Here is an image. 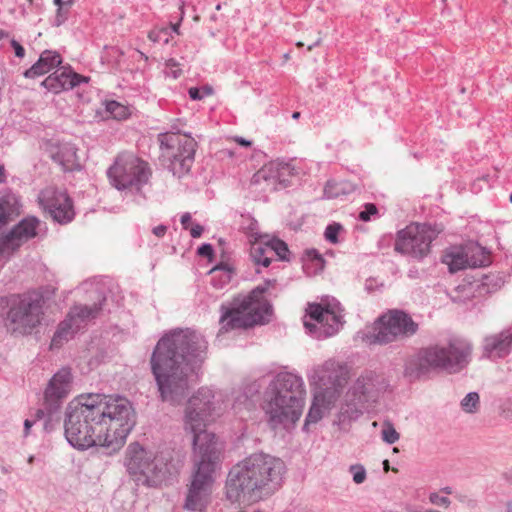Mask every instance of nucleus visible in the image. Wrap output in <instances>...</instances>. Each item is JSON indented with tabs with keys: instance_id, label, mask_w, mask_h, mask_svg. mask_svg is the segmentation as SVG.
I'll return each mask as SVG.
<instances>
[{
	"instance_id": "obj_1",
	"label": "nucleus",
	"mask_w": 512,
	"mask_h": 512,
	"mask_svg": "<svg viewBox=\"0 0 512 512\" xmlns=\"http://www.w3.org/2000/svg\"><path fill=\"white\" fill-rule=\"evenodd\" d=\"M134 424L127 399L91 393L69 402L64 431L67 441L78 450L101 446L114 453L123 447Z\"/></svg>"
},
{
	"instance_id": "obj_2",
	"label": "nucleus",
	"mask_w": 512,
	"mask_h": 512,
	"mask_svg": "<svg viewBox=\"0 0 512 512\" xmlns=\"http://www.w3.org/2000/svg\"><path fill=\"white\" fill-rule=\"evenodd\" d=\"M207 354V341L198 332L174 329L157 342L150 358L159 398L171 405L181 403L189 393L193 363H202Z\"/></svg>"
},
{
	"instance_id": "obj_3",
	"label": "nucleus",
	"mask_w": 512,
	"mask_h": 512,
	"mask_svg": "<svg viewBox=\"0 0 512 512\" xmlns=\"http://www.w3.org/2000/svg\"><path fill=\"white\" fill-rule=\"evenodd\" d=\"M305 399L306 388L301 375L288 370L276 373L263 396L262 409L268 425L274 430L294 427L302 416Z\"/></svg>"
},
{
	"instance_id": "obj_4",
	"label": "nucleus",
	"mask_w": 512,
	"mask_h": 512,
	"mask_svg": "<svg viewBox=\"0 0 512 512\" xmlns=\"http://www.w3.org/2000/svg\"><path fill=\"white\" fill-rule=\"evenodd\" d=\"M220 454L221 448L215 446L213 436L202 433L195 437L193 470L183 505L184 509L203 512L209 505Z\"/></svg>"
},
{
	"instance_id": "obj_5",
	"label": "nucleus",
	"mask_w": 512,
	"mask_h": 512,
	"mask_svg": "<svg viewBox=\"0 0 512 512\" xmlns=\"http://www.w3.org/2000/svg\"><path fill=\"white\" fill-rule=\"evenodd\" d=\"M471 343L460 337H451L422 348L405 366V375L420 379L434 371L457 373L464 369L471 357Z\"/></svg>"
},
{
	"instance_id": "obj_6",
	"label": "nucleus",
	"mask_w": 512,
	"mask_h": 512,
	"mask_svg": "<svg viewBox=\"0 0 512 512\" xmlns=\"http://www.w3.org/2000/svg\"><path fill=\"white\" fill-rule=\"evenodd\" d=\"M311 385H316L313 400L307 413L304 429L319 422L335 405L350 378L349 366L330 358L313 366L308 374Z\"/></svg>"
},
{
	"instance_id": "obj_7",
	"label": "nucleus",
	"mask_w": 512,
	"mask_h": 512,
	"mask_svg": "<svg viewBox=\"0 0 512 512\" xmlns=\"http://www.w3.org/2000/svg\"><path fill=\"white\" fill-rule=\"evenodd\" d=\"M389 388V381L383 373L363 371L348 389L338 412L341 423L357 420L366 404L375 403Z\"/></svg>"
},
{
	"instance_id": "obj_8",
	"label": "nucleus",
	"mask_w": 512,
	"mask_h": 512,
	"mask_svg": "<svg viewBox=\"0 0 512 512\" xmlns=\"http://www.w3.org/2000/svg\"><path fill=\"white\" fill-rule=\"evenodd\" d=\"M124 464L130 475L150 487L158 486L171 474L169 452L156 454L136 442L127 447Z\"/></svg>"
},
{
	"instance_id": "obj_9",
	"label": "nucleus",
	"mask_w": 512,
	"mask_h": 512,
	"mask_svg": "<svg viewBox=\"0 0 512 512\" xmlns=\"http://www.w3.org/2000/svg\"><path fill=\"white\" fill-rule=\"evenodd\" d=\"M256 458L249 456L230 470L226 482V497L243 504L239 512H256Z\"/></svg>"
},
{
	"instance_id": "obj_10",
	"label": "nucleus",
	"mask_w": 512,
	"mask_h": 512,
	"mask_svg": "<svg viewBox=\"0 0 512 512\" xmlns=\"http://www.w3.org/2000/svg\"><path fill=\"white\" fill-rule=\"evenodd\" d=\"M418 330V324L410 315L401 310H390L380 316L371 331L365 334V341L372 344H388L410 337Z\"/></svg>"
},
{
	"instance_id": "obj_11",
	"label": "nucleus",
	"mask_w": 512,
	"mask_h": 512,
	"mask_svg": "<svg viewBox=\"0 0 512 512\" xmlns=\"http://www.w3.org/2000/svg\"><path fill=\"white\" fill-rule=\"evenodd\" d=\"M158 140L162 156L169 159V170L174 176L181 178L187 174L194 162L196 141L187 135L177 133L159 134Z\"/></svg>"
},
{
	"instance_id": "obj_12",
	"label": "nucleus",
	"mask_w": 512,
	"mask_h": 512,
	"mask_svg": "<svg viewBox=\"0 0 512 512\" xmlns=\"http://www.w3.org/2000/svg\"><path fill=\"white\" fill-rule=\"evenodd\" d=\"M441 232L437 225L411 223L397 232L395 251L421 260L428 256L432 241Z\"/></svg>"
},
{
	"instance_id": "obj_13",
	"label": "nucleus",
	"mask_w": 512,
	"mask_h": 512,
	"mask_svg": "<svg viewBox=\"0 0 512 512\" xmlns=\"http://www.w3.org/2000/svg\"><path fill=\"white\" fill-rule=\"evenodd\" d=\"M112 186L118 190L136 188L139 190L151 176L148 164L133 154H120L107 170Z\"/></svg>"
},
{
	"instance_id": "obj_14",
	"label": "nucleus",
	"mask_w": 512,
	"mask_h": 512,
	"mask_svg": "<svg viewBox=\"0 0 512 512\" xmlns=\"http://www.w3.org/2000/svg\"><path fill=\"white\" fill-rule=\"evenodd\" d=\"M213 398L214 394L211 389L207 387L200 388L187 403L184 427L186 431H190L193 434V441L199 434H208L213 436L215 446L219 447L216 435L204 429L207 422L212 420L214 411Z\"/></svg>"
},
{
	"instance_id": "obj_15",
	"label": "nucleus",
	"mask_w": 512,
	"mask_h": 512,
	"mask_svg": "<svg viewBox=\"0 0 512 512\" xmlns=\"http://www.w3.org/2000/svg\"><path fill=\"white\" fill-rule=\"evenodd\" d=\"M220 331L247 329L256 325V288L247 295L235 297L228 305L220 307Z\"/></svg>"
},
{
	"instance_id": "obj_16",
	"label": "nucleus",
	"mask_w": 512,
	"mask_h": 512,
	"mask_svg": "<svg viewBox=\"0 0 512 512\" xmlns=\"http://www.w3.org/2000/svg\"><path fill=\"white\" fill-rule=\"evenodd\" d=\"M343 315L340 304L335 301L324 308L321 304H310L304 317V327L308 334L323 339L338 332Z\"/></svg>"
},
{
	"instance_id": "obj_17",
	"label": "nucleus",
	"mask_w": 512,
	"mask_h": 512,
	"mask_svg": "<svg viewBox=\"0 0 512 512\" xmlns=\"http://www.w3.org/2000/svg\"><path fill=\"white\" fill-rule=\"evenodd\" d=\"M104 301L105 298H102L99 303H94L92 306L77 305L71 308L67 317L59 323L52 338L51 346L53 348H59L65 342L72 339L88 321L97 317L99 312L102 310V303Z\"/></svg>"
},
{
	"instance_id": "obj_18",
	"label": "nucleus",
	"mask_w": 512,
	"mask_h": 512,
	"mask_svg": "<svg viewBox=\"0 0 512 512\" xmlns=\"http://www.w3.org/2000/svg\"><path fill=\"white\" fill-rule=\"evenodd\" d=\"M43 301L40 297L25 296L8 312V321L13 332L28 334L37 327L43 316Z\"/></svg>"
},
{
	"instance_id": "obj_19",
	"label": "nucleus",
	"mask_w": 512,
	"mask_h": 512,
	"mask_svg": "<svg viewBox=\"0 0 512 512\" xmlns=\"http://www.w3.org/2000/svg\"><path fill=\"white\" fill-rule=\"evenodd\" d=\"M301 162L271 161L258 170V186L263 192H274L289 186L292 177L302 173Z\"/></svg>"
},
{
	"instance_id": "obj_20",
	"label": "nucleus",
	"mask_w": 512,
	"mask_h": 512,
	"mask_svg": "<svg viewBox=\"0 0 512 512\" xmlns=\"http://www.w3.org/2000/svg\"><path fill=\"white\" fill-rule=\"evenodd\" d=\"M285 471L280 458L258 454V500L271 496L281 487Z\"/></svg>"
},
{
	"instance_id": "obj_21",
	"label": "nucleus",
	"mask_w": 512,
	"mask_h": 512,
	"mask_svg": "<svg viewBox=\"0 0 512 512\" xmlns=\"http://www.w3.org/2000/svg\"><path fill=\"white\" fill-rule=\"evenodd\" d=\"M41 225L35 216L23 218L7 234L0 237V260L9 258L24 243L38 235Z\"/></svg>"
},
{
	"instance_id": "obj_22",
	"label": "nucleus",
	"mask_w": 512,
	"mask_h": 512,
	"mask_svg": "<svg viewBox=\"0 0 512 512\" xmlns=\"http://www.w3.org/2000/svg\"><path fill=\"white\" fill-rule=\"evenodd\" d=\"M441 261L447 265L451 273H455L467 268L485 266L488 262V257L480 247L460 245L447 248L442 255Z\"/></svg>"
},
{
	"instance_id": "obj_23",
	"label": "nucleus",
	"mask_w": 512,
	"mask_h": 512,
	"mask_svg": "<svg viewBox=\"0 0 512 512\" xmlns=\"http://www.w3.org/2000/svg\"><path fill=\"white\" fill-rule=\"evenodd\" d=\"M38 203L58 223L66 224L74 218L71 198L66 192L55 187L49 186L41 190L38 195Z\"/></svg>"
},
{
	"instance_id": "obj_24",
	"label": "nucleus",
	"mask_w": 512,
	"mask_h": 512,
	"mask_svg": "<svg viewBox=\"0 0 512 512\" xmlns=\"http://www.w3.org/2000/svg\"><path fill=\"white\" fill-rule=\"evenodd\" d=\"M73 374L69 367H62L49 380L44 391L45 407L49 413H56L72 391Z\"/></svg>"
},
{
	"instance_id": "obj_25",
	"label": "nucleus",
	"mask_w": 512,
	"mask_h": 512,
	"mask_svg": "<svg viewBox=\"0 0 512 512\" xmlns=\"http://www.w3.org/2000/svg\"><path fill=\"white\" fill-rule=\"evenodd\" d=\"M290 254L287 244L281 239L258 233V265L268 267L273 256L281 261H290Z\"/></svg>"
},
{
	"instance_id": "obj_26",
	"label": "nucleus",
	"mask_w": 512,
	"mask_h": 512,
	"mask_svg": "<svg viewBox=\"0 0 512 512\" xmlns=\"http://www.w3.org/2000/svg\"><path fill=\"white\" fill-rule=\"evenodd\" d=\"M483 355L491 360L507 357L512 352V326L499 333L486 336L482 344Z\"/></svg>"
},
{
	"instance_id": "obj_27",
	"label": "nucleus",
	"mask_w": 512,
	"mask_h": 512,
	"mask_svg": "<svg viewBox=\"0 0 512 512\" xmlns=\"http://www.w3.org/2000/svg\"><path fill=\"white\" fill-rule=\"evenodd\" d=\"M87 78L74 72L71 68L62 67L46 77L41 85L48 91L58 94L62 91L73 89Z\"/></svg>"
},
{
	"instance_id": "obj_28",
	"label": "nucleus",
	"mask_w": 512,
	"mask_h": 512,
	"mask_svg": "<svg viewBox=\"0 0 512 512\" xmlns=\"http://www.w3.org/2000/svg\"><path fill=\"white\" fill-rule=\"evenodd\" d=\"M20 198L11 190L0 194V231L21 214Z\"/></svg>"
},
{
	"instance_id": "obj_29",
	"label": "nucleus",
	"mask_w": 512,
	"mask_h": 512,
	"mask_svg": "<svg viewBox=\"0 0 512 512\" xmlns=\"http://www.w3.org/2000/svg\"><path fill=\"white\" fill-rule=\"evenodd\" d=\"M62 63L61 55L56 51L45 50L36 63L24 72L26 78H35L48 73Z\"/></svg>"
},
{
	"instance_id": "obj_30",
	"label": "nucleus",
	"mask_w": 512,
	"mask_h": 512,
	"mask_svg": "<svg viewBox=\"0 0 512 512\" xmlns=\"http://www.w3.org/2000/svg\"><path fill=\"white\" fill-rule=\"evenodd\" d=\"M52 159L66 171H72L79 166L77 149L70 143L59 145L57 151L52 153Z\"/></svg>"
},
{
	"instance_id": "obj_31",
	"label": "nucleus",
	"mask_w": 512,
	"mask_h": 512,
	"mask_svg": "<svg viewBox=\"0 0 512 512\" xmlns=\"http://www.w3.org/2000/svg\"><path fill=\"white\" fill-rule=\"evenodd\" d=\"M275 280H265V286L258 284V326L266 325L274 319V309L272 304L260 297L259 294L264 293L270 286H273Z\"/></svg>"
},
{
	"instance_id": "obj_32",
	"label": "nucleus",
	"mask_w": 512,
	"mask_h": 512,
	"mask_svg": "<svg viewBox=\"0 0 512 512\" xmlns=\"http://www.w3.org/2000/svg\"><path fill=\"white\" fill-rule=\"evenodd\" d=\"M211 284L217 288L222 289L230 283L234 270L227 263H221L210 270Z\"/></svg>"
},
{
	"instance_id": "obj_33",
	"label": "nucleus",
	"mask_w": 512,
	"mask_h": 512,
	"mask_svg": "<svg viewBox=\"0 0 512 512\" xmlns=\"http://www.w3.org/2000/svg\"><path fill=\"white\" fill-rule=\"evenodd\" d=\"M354 190L353 185L346 181H327L324 187V197L335 199L347 195Z\"/></svg>"
},
{
	"instance_id": "obj_34",
	"label": "nucleus",
	"mask_w": 512,
	"mask_h": 512,
	"mask_svg": "<svg viewBox=\"0 0 512 512\" xmlns=\"http://www.w3.org/2000/svg\"><path fill=\"white\" fill-rule=\"evenodd\" d=\"M256 385L254 382L247 383L243 386L242 390L236 397L235 407H244L247 410H252L255 407Z\"/></svg>"
},
{
	"instance_id": "obj_35",
	"label": "nucleus",
	"mask_w": 512,
	"mask_h": 512,
	"mask_svg": "<svg viewBox=\"0 0 512 512\" xmlns=\"http://www.w3.org/2000/svg\"><path fill=\"white\" fill-rule=\"evenodd\" d=\"M240 228L247 236L248 242L251 245L250 256L253 259V261L256 263V255L253 252V246L256 243V232H255L254 219L242 215V221L240 224Z\"/></svg>"
},
{
	"instance_id": "obj_36",
	"label": "nucleus",
	"mask_w": 512,
	"mask_h": 512,
	"mask_svg": "<svg viewBox=\"0 0 512 512\" xmlns=\"http://www.w3.org/2000/svg\"><path fill=\"white\" fill-rule=\"evenodd\" d=\"M106 111L114 119H117V120L126 119L129 115L128 108L125 105H123L117 101H108L106 103Z\"/></svg>"
},
{
	"instance_id": "obj_37",
	"label": "nucleus",
	"mask_w": 512,
	"mask_h": 512,
	"mask_svg": "<svg viewBox=\"0 0 512 512\" xmlns=\"http://www.w3.org/2000/svg\"><path fill=\"white\" fill-rule=\"evenodd\" d=\"M480 398L477 392L468 393L460 403L462 410L466 413H475L478 411Z\"/></svg>"
},
{
	"instance_id": "obj_38",
	"label": "nucleus",
	"mask_w": 512,
	"mask_h": 512,
	"mask_svg": "<svg viewBox=\"0 0 512 512\" xmlns=\"http://www.w3.org/2000/svg\"><path fill=\"white\" fill-rule=\"evenodd\" d=\"M381 435L383 441H385L388 444H394L400 438L399 433L396 431L393 424L390 422H384L381 430Z\"/></svg>"
},
{
	"instance_id": "obj_39",
	"label": "nucleus",
	"mask_w": 512,
	"mask_h": 512,
	"mask_svg": "<svg viewBox=\"0 0 512 512\" xmlns=\"http://www.w3.org/2000/svg\"><path fill=\"white\" fill-rule=\"evenodd\" d=\"M171 37L169 28H156L149 32L148 38L154 43L167 44Z\"/></svg>"
},
{
	"instance_id": "obj_40",
	"label": "nucleus",
	"mask_w": 512,
	"mask_h": 512,
	"mask_svg": "<svg viewBox=\"0 0 512 512\" xmlns=\"http://www.w3.org/2000/svg\"><path fill=\"white\" fill-rule=\"evenodd\" d=\"M179 66L180 64L175 59H168L165 63L166 76L177 79L182 74V69Z\"/></svg>"
},
{
	"instance_id": "obj_41",
	"label": "nucleus",
	"mask_w": 512,
	"mask_h": 512,
	"mask_svg": "<svg viewBox=\"0 0 512 512\" xmlns=\"http://www.w3.org/2000/svg\"><path fill=\"white\" fill-rule=\"evenodd\" d=\"M306 259L313 262L316 270L324 268V259L316 249H307L305 251Z\"/></svg>"
},
{
	"instance_id": "obj_42",
	"label": "nucleus",
	"mask_w": 512,
	"mask_h": 512,
	"mask_svg": "<svg viewBox=\"0 0 512 512\" xmlns=\"http://www.w3.org/2000/svg\"><path fill=\"white\" fill-rule=\"evenodd\" d=\"M349 472L352 474L353 481L356 484H361L366 480V470L361 464H354L349 467Z\"/></svg>"
},
{
	"instance_id": "obj_43",
	"label": "nucleus",
	"mask_w": 512,
	"mask_h": 512,
	"mask_svg": "<svg viewBox=\"0 0 512 512\" xmlns=\"http://www.w3.org/2000/svg\"><path fill=\"white\" fill-rule=\"evenodd\" d=\"M342 229L341 225L338 223L330 224L325 229V239L329 241L330 243H337L338 242V234L340 230Z\"/></svg>"
},
{
	"instance_id": "obj_44",
	"label": "nucleus",
	"mask_w": 512,
	"mask_h": 512,
	"mask_svg": "<svg viewBox=\"0 0 512 512\" xmlns=\"http://www.w3.org/2000/svg\"><path fill=\"white\" fill-rule=\"evenodd\" d=\"M429 501L438 507L448 508L451 504L447 496L441 495L440 492H431L429 494Z\"/></svg>"
},
{
	"instance_id": "obj_45",
	"label": "nucleus",
	"mask_w": 512,
	"mask_h": 512,
	"mask_svg": "<svg viewBox=\"0 0 512 512\" xmlns=\"http://www.w3.org/2000/svg\"><path fill=\"white\" fill-rule=\"evenodd\" d=\"M378 214L377 207L372 203H367L364 205V209L359 213V219L367 222L372 219L373 216Z\"/></svg>"
},
{
	"instance_id": "obj_46",
	"label": "nucleus",
	"mask_w": 512,
	"mask_h": 512,
	"mask_svg": "<svg viewBox=\"0 0 512 512\" xmlns=\"http://www.w3.org/2000/svg\"><path fill=\"white\" fill-rule=\"evenodd\" d=\"M69 11L70 10L68 8H66L65 6L61 7V8H57L56 15L54 18V25L57 27L62 25L68 19Z\"/></svg>"
},
{
	"instance_id": "obj_47",
	"label": "nucleus",
	"mask_w": 512,
	"mask_h": 512,
	"mask_svg": "<svg viewBox=\"0 0 512 512\" xmlns=\"http://www.w3.org/2000/svg\"><path fill=\"white\" fill-rule=\"evenodd\" d=\"M198 254L203 257L211 258L213 256V247L210 244H202L198 248Z\"/></svg>"
},
{
	"instance_id": "obj_48",
	"label": "nucleus",
	"mask_w": 512,
	"mask_h": 512,
	"mask_svg": "<svg viewBox=\"0 0 512 512\" xmlns=\"http://www.w3.org/2000/svg\"><path fill=\"white\" fill-rule=\"evenodd\" d=\"M11 46L14 50L16 57L23 58L25 56V49L18 41L11 40Z\"/></svg>"
},
{
	"instance_id": "obj_49",
	"label": "nucleus",
	"mask_w": 512,
	"mask_h": 512,
	"mask_svg": "<svg viewBox=\"0 0 512 512\" xmlns=\"http://www.w3.org/2000/svg\"><path fill=\"white\" fill-rule=\"evenodd\" d=\"M189 96L193 100H201L204 98V94H202L201 89L197 87H191L188 91Z\"/></svg>"
},
{
	"instance_id": "obj_50",
	"label": "nucleus",
	"mask_w": 512,
	"mask_h": 512,
	"mask_svg": "<svg viewBox=\"0 0 512 512\" xmlns=\"http://www.w3.org/2000/svg\"><path fill=\"white\" fill-rule=\"evenodd\" d=\"M204 228L200 224H194L190 229V234L193 238H199L203 233Z\"/></svg>"
},
{
	"instance_id": "obj_51",
	"label": "nucleus",
	"mask_w": 512,
	"mask_h": 512,
	"mask_svg": "<svg viewBox=\"0 0 512 512\" xmlns=\"http://www.w3.org/2000/svg\"><path fill=\"white\" fill-rule=\"evenodd\" d=\"M167 231V226L159 225L153 228V234L157 237H163Z\"/></svg>"
},
{
	"instance_id": "obj_52",
	"label": "nucleus",
	"mask_w": 512,
	"mask_h": 512,
	"mask_svg": "<svg viewBox=\"0 0 512 512\" xmlns=\"http://www.w3.org/2000/svg\"><path fill=\"white\" fill-rule=\"evenodd\" d=\"M54 413H49L46 409V407L44 406L43 409H38L37 412H36V418L37 419H42L43 417H45L46 415L49 417V420L52 419V415Z\"/></svg>"
},
{
	"instance_id": "obj_53",
	"label": "nucleus",
	"mask_w": 512,
	"mask_h": 512,
	"mask_svg": "<svg viewBox=\"0 0 512 512\" xmlns=\"http://www.w3.org/2000/svg\"><path fill=\"white\" fill-rule=\"evenodd\" d=\"M191 221L190 213L186 212L181 216V224L184 229L188 228L189 222Z\"/></svg>"
},
{
	"instance_id": "obj_54",
	"label": "nucleus",
	"mask_w": 512,
	"mask_h": 512,
	"mask_svg": "<svg viewBox=\"0 0 512 512\" xmlns=\"http://www.w3.org/2000/svg\"><path fill=\"white\" fill-rule=\"evenodd\" d=\"M34 421L26 419L24 421V436H28L30 428L33 426Z\"/></svg>"
},
{
	"instance_id": "obj_55",
	"label": "nucleus",
	"mask_w": 512,
	"mask_h": 512,
	"mask_svg": "<svg viewBox=\"0 0 512 512\" xmlns=\"http://www.w3.org/2000/svg\"><path fill=\"white\" fill-rule=\"evenodd\" d=\"M7 175L4 165L0 164V184H3L6 182Z\"/></svg>"
},
{
	"instance_id": "obj_56",
	"label": "nucleus",
	"mask_w": 512,
	"mask_h": 512,
	"mask_svg": "<svg viewBox=\"0 0 512 512\" xmlns=\"http://www.w3.org/2000/svg\"><path fill=\"white\" fill-rule=\"evenodd\" d=\"M235 141L238 142L242 146H250L252 144L251 141H247V140H245L244 138H241V137L235 138Z\"/></svg>"
},
{
	"instance_id": "obj_57",
	"label": "nucleus",
	"mask_w": 512,
	"mask_h": 512,
	"mask_svg": "<svg viewBox=\"0 0 512 512\" xmlns=\"http://www.w3.org/2000/svg\"><path fill=\"white\" fill-rule=\"evenodd\" d=\"M179 27H180V21L176 24H171L170 27H168L170 29V32H175L176 34H179Z\"/></svg>"
},
{
	"instance_id": "obj_58",
	"label": "nucleus",
	"mask_w": 512,
	"mask_h": 512,
	"mask_svg": "<svg viewBox=\"0 0 512 512\" xmlns=\"http://www.w3.org/2000/svg\"><path fill=\"white\" fill-rule=\"evenodd\" d=\"M440 493H444L445 495H450L453 493V489L450 486H446L440 489Z\"/></svg>"
},
{
	"instance_id": "obj_59",
	"label": "nucleus",
	"mask_w": 512,
	"mask_h": 512,
	"mask_svg": "<svg viewBox=\"0 0 512 512\" xmlns=\"http://www.w3.org/2000/svg\"><path fill=\"white\" fill-rule=\"evenodd\" d=\"M7 498V493L0 488V502H5Z\"/></svg>"
},
{
	"instance_id": "obj_60",
	"label": "nucleus",
	"mask_w": 512,
	"mask_h": 512,
	"mask_svg": "<svg viewBox=\"0 0 512 512\" xmlns=\"http://www.w3.org/2000/svg\"><path fill=\"white\" fill-rule=\"evenodd\" d=\"M201 91H202V94H204V96H206V95H210V94L212 93V88H211V87L206 86V87H204Z\"/></svg>"
},
{
	"instance_id": "obj_61",
	"label": "nucleus",
	"mask_w": 512,
	"mask_h": 512,
	"mask_svg": "<svg viewBox=\"0 0 512 512\" xmlns=\"http://www.w3.org/2000/svg\"><path fill=\"white\" fill-rule=\"evenodd\" d=\"M75 0H64V6L70 10L71 6L74 4Z\"/></svg>"
},
{
	"instance_id": "obj_62",
	"label": "nucleus",
	"mask_w": 512,
	"mask_h": 512,
	"mask_svg": "<svg viewBox=\"0 0 512 512\" xmlns=\"http://www.w3.org/2000/svg\"><path fill=\"white\" fill-rule=\"evenodd\" d=\"M53 3L58 7H64V0H53Z\"/></svg>"
},
{
	"instance_id": "obj_63",
	"label": "nucleus",
	"mask_w": 512,
	"mask_h": 512,
	"mask_svg": "<svg viewBox=\"0 0 512 512\" xmlns=\"http://www.w3.org/2000/svg\"><path fill=\"white\" fill-rule=\"evenodd\" d=\"M371 282H372L371 280L366 281L365 287L367 290H372L373 283H371Z\"/></svg>"
},
{
	"instance_id": "obj_64",
	"label": "nucleus",
	"mask_w": 512,
	"mask_h": 512,
	"mask_svg": "<svg viewBox=\"0 0 512 512\" xmlns=\"http://www.w3.org/2000/svg\"><path fill=\"white\" fill-rule=\"evenodd\" d=\"M507 512H512V501L507 504Z\"/></svg>"
}]
</instances>
